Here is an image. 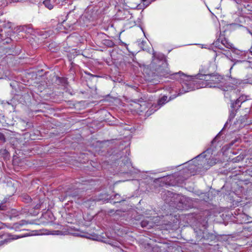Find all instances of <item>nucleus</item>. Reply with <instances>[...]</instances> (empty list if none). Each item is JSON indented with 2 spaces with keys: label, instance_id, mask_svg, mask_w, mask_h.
<instances>
[{
  "label": "nucleus",
  "instance_id": "obj_1",
  "mask_svg": "<svg viewBox=\"0 0 252 252\" xmlns=\"http://www.w3.org/2000/svg\"><path fill=\"white\" fill-rule=\"evenodd\" d=\"M140 67L142 68L145 79L154 83H157L159 79L167 77L168 75L171 76V78H180L183 80L185 79L184 77H186V74L181 71L172 73L167 66V63L162 54L153 52L151 63L149 65L142 64L140 65Z\"/></svg>",
  "mask_w": 252,
  "mask_h": 252
},
{
  "label": "nucleus",
  "instance_id": "obj_2",
  "mask_svg": "<svg viewBox=\"0 0 252 252\" xmlns=\"http://www.w3.org/2000/svg\"><path fill=\"white\" fill-rule=\"evenodd\" d=\"M182 83V89L179 90L178 95L198 89L201 88H219L223 91H227V87L225 86V79L224 77L218 73L209 74H198L194 77L186 75Z\"/></svg>",
  "mask_w": 252,
  "mask_h": 252
},
{
  "label": "nucleus",
  "instance_id": "obj_3",
  "mask_svg": "<svg viewBox=\"0 0 252 252\" xmlns=\"http://www.w3.org/2000/svg\"><path fill=\"white\" fill-rule=\"evenodd\" d=\"M218 138V135L216 136L211 141L210 147H208L206 150L200 155H198L195 158L192 159L189 162L188 169V172L190 174V176L194 175L196 172L199 171V170L202 166V163L199 162L198 158H205L208 154H213V151L214 150L215 147L214 146V144L216 142V140Z\"/></svg>",
  "mask_w": 252,
  "mask_h": 252
},
{
  "label": "nucleus",
  "instance_id": "obj_4",
  "mask_svg": "<svg viewBox=\"0 0 252 252\" xmlns=\"http://www.w3.org/2000/svg\"><path fill=\"white\" fill-rule=\"evenodd\" d=\"M213 45L219 49L224 50L223 47L230 49L232 47L231 44L225 38H221L220 36L215 41Z\"/></svg>",
  "mask_w": 252,
  "mask_h": 252
},
{
  "label": "nucleus",
  "instance_id": "obj_5",
  "mask_svg": "<svg viewBox=\"0 0 252 252\" xmlns=\"http://www.w3.org/2000/svg\"><path fill=\"white\" fill-rule=\"evenodd\" d=\"M140 224L142 227L145 228L147 229L153 227L155 225V223L151 217H147L144 218L141 221Z\"/></svg>",
  "mask_w": 252,
  "mask_h": 252
},
{
  "label": "nucleus",
  "instance_id": "obj_6",
  "mask_svg": "<svg viewBox=\"0 0 252 252\" xmlns=\"http://www.w3.org/2000/svg\"><path fill=\"white\" fill-rule=\"evenodd\" d=\"M169 100H167V96L164 95L159 98L158 100V103L156 104H153V107H155V110H158L163 105L167 102Z\"/></svg>",
  "mask_w": 252,
  "mask_h": 252
},
{
  "label": "nucleus",
  "instance_id": "obj_7",
  "mask_svg": "<svg viewBox=\"0 0 252 252\" xmlns=\"http://www.w3.org/2000/svg\"><path fill=\"white\" fill-rule=\"evenodd\" d=\"M208 212L205 211L204 213V214L205 215V217L202 219V217L199 219V221L201 223L202 226L204 229H206L208 227Z\"/></svg>",
  "mask_w": 252,
  "mask_h": 252
},
{
  "label": "nucleus",
  "instance_id": "obj_8",
  "mask_svg": "<svg viewBox=\"0 0 252 252\" xmlns=\"http://www.w3.org/2000/svg\"><path fill=\"white\" fill-rule=\"evenodd\" d=\"M202 235L198 236V239L199 240H213L214 238V235L212 233H210L207 232L202 233Z\"/></svg>",
  "mask_w": 252,
  "mask_h": 252
},
{
  "label": "nucleus",
  "instance_id": "obj_9",
  "mask_svg": "<svg viewBox=\"0 0 252 252\" xmlns=\"http://www.w3.org/2000/svg\"><path fill=\"white\" fill-rule=\"evenodd\" d=\"M6 235L8 238L4 240V241L6 242H7L8 240H16L17 239L21 238L24 237L22 235H13L10 233H7Z\"/></svg>",
  "mask_w": 252,
  "mask_h": 252
},
{
  "label": "nucleus",
  "instance_id": "obj_10",
  "mask_svg": "<svg viewBox=\"0 0 252 252\" xmlns=\"http://www.w3.org/2000/svg\"><path fill=\"white\" fill-rule=\"evenodd\" d=\"M20 30L26 33H31L32 31V28L30 25H24L21 27Z\"/></svg>",
  "mask_w": 252,
  "mask_h": 252
},
{
  "label": "nucleus",
  "instance_id": "obj_11",
  "mask_svg": "<svg viewBox=\"0 0 252 252\" xmlns=\"http://www.w3.org/2000/svg\"><path fill=\"white\" fill-rule=\"evenodd\" d=\"M38 34L43 39H46L50 36V32L45 30L40 31L38 32Z\"/></svg>",
  "mask_w": 252,
  "mask_h": 252
},
{
  "label": "nucleus",
  "instance_id": "obj_12",
  "mask_svg": "<svg viewBox=\"0 0 252 252\" xmlns=\"http://www.w3.org/2000/svg\"><path fill=\"white\" fill-rule=\"evenodd\" d=\"M20 198L22 201L26 203L31 202L32 200L30 196L28 194H23L20 196Z\"/></svg>",
  "mask_w": 252,
  "mask_h": 252
},
{
  "label": "nucleus",
  "instance_id": "obj_13",
  "mask_svg": "<svg viewBox=\"0 0 252 252\" xmlns=\"http://www.w3.org/2000/svg\"><path fill=\"white\" fill-rule=\"evenodd\" d=\"M240 108L239 103L235 100H231L230 108L237 111Z\"/></svg>",
  "mask_w": 252,
  "mask_h": 252
},
{
  "label": "nucleus",
  "instance_id": "obj_14",
  "mask_svg": "<svg viewBox=\"0 0 252 252\" xmlns=\"http://www.w3.org/2000/svg\"><path fill=\"white\" fill-rule=\"evenodd\" d=\"M43 4L44 6L48 8L49 10H51L53 8L54 6L53 4L51 3V1L50 0H45L43 2Z\"/></svg>",
  "mask_w": 252,
  "mask_h": 252
},
{
  "label": "nucleus",
  "instance_id": "obj_15",
  "mask_svg": "<svg viewBox=\"0 0 252 252\" xmlns=\"http://www.w3.org/2000/svg\"><path fill=\"white\" fill-rule=\"evenodd\" d=\"M237 111L234 109H230L229 116L228 119V121L231 122L235 117L236 112Z\"/></svg>",
  "mask_w": 252,
  "mask_h": 252
},
{
  "label": "nucleus",
  "instance_id": "obj_16",
  "mask_svg": "<svg viewBox=\"0 0 252 252\" xmlns=\"http://www.w3.org/2000/svg\"><path fill=\"white\" fill-rule=\"evenodd\" d=\"M218 2L219 0H207L208 4L214 7H217L219 5L217 3Z\"/></svg>",
  "mask_w": 252,
  "mask_h": 252
},
{
  "label": "nucleus",
  "instance_id": "obj_17",
  "mask_svg": "<svg viewBox=\"0 0 252 252\" xmlns=\"http://www.w3.org/2000/svg\"><path fill=\"white\" fill-rule=\"evenodd\" d=\"M104 44L109 47H112L115 45L114 43L110 40H105L104 41Z\"/></svg>",
  "mask_w": 252,
  "mask_h": 252
},
{
  "label": "nucleus",
  "instance_id": "obj_18",
  "mask_svg": "<svg viewBox=\"0 0 252 252\" xmlns=\"http://www.w3.org/2000/svg\"><path fill=\"white\" fill-rule=\"evenodd\" d=\"M225 57H227V56L225 54L222 53L221 52H218L216 54V59L223 58Z\"/></svg>",
  "mask_w": 252,
  "mask_h": 252
},
{
  "label": "nucleus",
  "instance_id": "obj_19",
  "mask_svg": "<svg viewBox=\"0 0 252 252\" xmlns=\"http://www.w3.org/2000/svg\"><path fill=\"white\" fill-rule=\"evenodd\" d=\"M155 107H153V105L152 106L148 109V110L146 112V115L149 116L151 115L152 113H154L157 110H155Z\"/></svg>",
  "mask_w": 252,
  "mask_h": 252
},
{
  "label": "nucleus",
  "instance_id": "obj_20",
  "mask_svg": "<svg viewBox=\"0 0 252 252\" xmlns=\"http://www.w3.org/2000/svg\"><path fill=\"white\" fill-rule=\"evenodd\" d=\"M248 119V116L247 114H245L244 116L240 117L239 120L241 123H245Z\"/></svg>",
  "mask_w": 252,
  "mask_h": 252
},
{
  "label": "nucleus",
  "instance_id": "obj_21",
  "mask_svg": "<svg viewBox=\"0 0 252 252\" xmlns=\"http://www.w3.org/2000/svg\"><path fill=\"white\" fill-rule=\"evenodd\" d=\"M120 195L117 193V194H115V195H114V198H115L116 199L118 200L117 201H115L114 202V203H120L122 201H125V199H120Z\"/></svg>",
  "mask_w": 252,
  "mask_h": 252
},
{
  "label": "nucleus",
  "instance_id": "obj_22",
  "mask_svg": "<svg viewBox=\"0 0 252 252\" xmlns=\"http://www.w3.org/2000/svg\"><path fill=\"white\" fill-rule=\"evenodd\" d=\"M244 159V156L242 155V156H237V157H236L235 158H234L232 160H233V162H239L240 161H241L243 159Z\"/></svg>",
  "mask_w": 252,
  "mask_h": 252
},
{
  "label": "nucleus",
  "instance_id": "obj_23",
  "mask_svg": "<svg viewBox=\"0 0 252 252\" xmlns=\"http://www.w3.org/2000/svg\"><path fill=\"white\" fill-rule=\"evenodd\" d=\"M78 195V193L77 192V191H75L74 192L72 193H69L68 191H67L66 192V195H65V197H70V196H71V197H76Z\"/></svg>",
  "mask_w": 252,
  "mask_h": 252
},
{
  "label": "nucleus",
  "instance_id": "obj_24",
  "mask_svg": "<svg viewBox=\"0 0 252 252\" xmlns=\"http://www.w3.org/2000/svg\"><path fill=\"white\" fill-rule=\"evenodd\" d=\"M248 97H249V96H248V95H246L245 94H242L238 98L240 100V101H242V102L243 103L248 100Z\"/></svg>",
  "mask_w": 252,
  "mask_h": 252
},
{
  "label": "nucleus",
  "instance_id": "obj_25",
  "mask_svg": "<svg viewBox=\"0 0 252 252\" xmlns=\"http://www.w3.org/2000/svg\"><path fill=\"white\" fill-rule=\"evenodd\" d=\"M141 1L143 2L144 8L147 7L151 3L149 0H141Z\"/></svg>",
  "mask_w": 252,
  "mask_h": 252
},
{
  "label": "nucleus",
  "instance_id": "obj_26",
  "mask_svg": "<svg viewBox=\"0 0 252 252\" xmlns=\"http://www.w3.org/2000/svg\"><path fill=\"white\" fill-rule=\"evenodd\" d=\"M121 211L120 210H117L116 211H115L114 209H111L108 211V214H112L113 213H115L118 214L119 212H121Z\"/></svg>",
  "mask_w": 252,
  "mask_h": 252
},
{
  "label": "nucleus",
  "instance_id": "obj_27",
  "mask_svg": "<svg viewBox=\"0 0 252 252\" xmlns=\"http://www.w3.org/2000/svg\"><path fill=\"white\" fill-rule=\"evenodd\" d=\"M0 141L2 143H5L6 142V138L4 135L0 132Z\"/></svg>",
  "mask_w": 252,
  "mask_h": 252
},
{
  "label": "nucleus",
  "instance_id": "obj_28",
  "mask_svg": "<svg viewBox=\"0 0 252 252\" xmlns=\"http://www.w3.org/2000/svg\"><path fill=\"white\" fill-rule=\"evenodd\" d=\"M5 202L0 203V210H6L7 209V207L5 205Z\"/></svg>",
  "mask_w": 252,
  "mask_h": 252
},
{
  "label": "nucleus",
  "instance_id": "obj_29",
  "mask_svg": "<svg viewBox=\"0 0 252 252\" xmlns=\"http://www.w3.org/2000/svg\"><path fill=\"white\" fill-rule=\"evenodd\" d=\"M50 215H51V214H50V212H45V213H43V214H42V217H41V219L42 218H46V217H50Z\"/></svg>",
  "mask_w": 252,
  "mask_h": 252
},
{
  "label": "nucleus",
  "instance_id": "obj_30",
  "mask_svg": "<svg viewBox=\"0 0 252 252\" xmlns=\"http://www.w3.org/2000/svg\"><path fill=\"white\" fill-rule=\"evenodd\" d=\"M59 80H60V81L61 83L63 84H65L66 83V82H67V80L66 78H59Z\"/></svg>",
  "mask_w": 252,
  "mask_h": 252
},
{
  "label": "nucleus",
  "instance_id": "obj_31",
  "mask_svg": "<svg viewBox=\"0 0 252 252\" xmlns=\"http://www.w3.org/2000/svg\"><path fill=\"white\" fill-rule=\"evenodd\" d=\"M0 153L3 155H7L9 154L8 151L6 149H1L0 150Z\"/></svg>",
  "mask_w": 252,
  "mask_h": 252
},
{
  "label": "nucleus",
  "instance_id": "obj_32",
  "mask_svg": "<svg viewBox=\"0 0 252 252\" xmlns=\"http://www.w3.org/2000/svg\"><path fill=\"white\" fill-rule=\"evenodd\" d=\"M84 73H85L86 74H87V75H89V76H91V77H97V75H93V74H92L90 73V72H88V71H84Z\"/></svg>",
  "mask_w": 252,
  "mask_h": 252
},
{
  "label": "nucleus",
  "instance_id": "obj_33",
  "mask_svg": "<svg viewBox=\"0 0 252 252\" xmlns=\"http://www.w3.org/2000/svg\"><path fill=\"white\" fill-rule=\"evenodd\" d=\"M42 204H37L35 205V206L34 207V209H36V210H39L40 209L41 207H42Z\"/></svg>",
  "mask_w": 252,
  "mask_h": 252
},
{
  "label": "nucleus",
  "instance_id": "obj_34",
  "mask_svg": "<svg viewBox=\"0 0 252 252\" xmlns=\"http://www.w3.org/2000/svg\"><path fill=\"white\" fill-rule=\"evenodd\" d=\"M68 58L69 61L70 62L72 66H73L75 65V63L72 62L71 56H68Z\"/></svg>",
  "mask_w": 252,
  "mask_h": 252
},
{
  "label": "nucleus",
  "instance_id": "obj_35",
  "mask_svg": "<svg viewBox=\"0 0 252 252\" xmlns=\"http://www.w3.org/2000/svg\"><path fill=\"white\" fill-rule=\"evenodd\" d=\"M205 232V231H202L201 230H199V231H198H198H196V232H197V235H196V236H197V239H198V236H199V235H202V232Z\"/></svg>",
  "mask_w": 252,
  "mask_h": 252
},
{
  "label": "nucleus",
  "instance_id": "obj_36",
  "mask_svg": "<svg viewBox=\"0 0 252 252\" xmlns=\"http://www.w3.org/2000/svg\"><path fill=\"white\" fill-rule=\"evenodd\" d=\"M240 105V107H241V104L243 103L242 101H240V100L238 98L236 100H235Z\"/></svg>",
  "mask_w": 252,
  "mask_h": 252
},
{
  "label": "nucleus",
  "instance_id": "obj_37",
  "mask_svg": "<svg viewBox=\"0 0 252 252\" xmlns=\"http://www.w3.org/2000/svg\"><path fill=\"white\" fill-rule=\"evenodd\" d=\"M250 4H247V6H246L245 7H246V8H247L248 10H249V11H252V9H251V8H249V7H250Z\"/></svg>",
  "mask_w": 252,
  "mask_h": 252
},
{
  "label": "nucleus",
  "instance_id": "obj_38",
  "mask_svg": "<svg viewBox=\"0 0 252 252\" xmlns=\"http://www.w3.org/2000/svg\"><path fill=\"white\" fill-rule=\"evenodd\" d=\"M14 228H18V223H15L13 225V227Z\"/></svg>",
  "mask_w": 252,
  "mask_h": 252
},
{
  "label": "nucleus",
  "instance_id": "obj_39",
  "mask_svg": "<svg viewBox=\"0 0 252 252\" xmlns=\"http://www.w3.org/2000/svg\"><path fill=\"white\" fill-rule=\"evenodd\" d=\"M237 83H238L237 80L235 79V80L233 81V83H234V84H237Z\"/></svg>",
  "mask_w": 252,
  "mask_h": 252
},
{
  "label": "nucleus",
  "instance_id": "obj_40",
  "mask_svg": "<svg viewBox=\"0 0 252 252\" xmlns=\"http://www.w3.org/2000/svg\"><path fill=\"white\" fill-rule=\"evenodd\" d=\"M145 43H146L145 42H144L143 41H142V42H141V44L143 45V44H144Z\"/></svg>",
  "mask_w": 252,
  "mask_h": 252
},
{
  "label": "nucleus",
  "instance_id": "obj_41",
  "mask_svg": "<svg viewBox=\"0 0 252 252\" xmlns=\"http://www.w3.org/2000/svg\"><path fill=\"white\" fill-rule=\"evenodd\" d=\"M227 124H228V121L225 123V124L224 125V126H225L227 125Z\"/></svg>",
  "mask_w": 252,
  "mask_h": 252
},
{
  "label": "nucleus",
  "instance_id": "obj_42",
  "mask_svg": "<svg viewBox=\"0 0 252 252\" xmlns=\"http://www.w3.org/2000/svg\"><path fill=\"white\" fill-rule=\"evenodd\" d=\"M225 52H229V50H225Z\"/></svg>",
  "mask_w": 252,
  "mask_h": 252
},
{
  "label": "nucleus",
  "instance_id": "obj_43",
  "mask_svg": "<svg viewBox=\"0 0 252 252\" xmlns=\"http://www.w3.org/2000/svg\"><path fill=\"white\" fill-rule=\"evenodd\" d=\"M237 62H241V61H237Z\"/></svg>",
  "mask_w": 252,
  "mask_h": 252
},
{
  "label": "nucleus",
  "instance_id": "obj_44",
  "mask_svg": "<svg viewBox=\"0 0 252 252\" xmlns=\"http://www.w3.org/2000/svg\"><path fill=\"white\" fill-rule=\"evenodd\" d=\"M62 0L63 1H65V0Z\"/></svg>",
  "mask_w": 252,
  "mask_h": 252
}]
</instances>
